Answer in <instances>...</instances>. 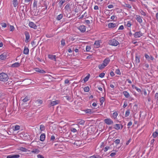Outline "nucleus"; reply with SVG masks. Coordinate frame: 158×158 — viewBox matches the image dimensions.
<instances>
[{"label": "nucleus", "instance_id": "obj_62", "mask_svg": "<svg viewBox=\"0 0 158 158\" xmlns=\"http://www.w3.org/2000/svg\"><path fill=\"white\" fill-rule=\"evenodd\" d=\"M115 154H116L114 152H112V153H111L110 155L111 156L113 157V156H114L115 155Z\"/></svg>", "mask_w": 158, "mask_h": 158}, {"label": "nucleus", "instance_id": "obj_21", "mask_svg": "<svg viewBox=\"0 0 158 158\" xmlns=\"http://www.w3.org/2000/svg\"><path fill=\"white\" fill-rule=\"evenodd\" d=\"M155 99L156 104L158 105V93H156L155 94Z\"/></svg>", "mask_w": 158, "mask_h": 158}, {"label": "nucleus", "instance_id": "obj_44", "mask_svg": "<svg viewBox=\"0 0 158 158\" xmlns=\"http://www.w3.org/2000/svg\"><path fill=\"white\" fill-rule=\"evenodd\" d=\"M118 114L117 112H114L113 114V116L114 118H115L117 116Z\"/></svg>", "mask_w": 158, "mask_h": 158}, {"label": "nucleus", "instance_id": "obj_10", "mask_svg": "<svg viewBox=\"0 0 158 158\" xmlns=\"http://www.w3.org/2000/svg\"><path fill=\"white\" fill-rule=\"evenodd\" d=\"M116 26V24L113 23H110L108 24L109 28H113Z\"/></svg>", "mask_w": 158, "mask_h": 158}, {"label": "nucleus", "instance_id": "obj_20", "mask_svg": "<svg viewBox=\"0 0 158 158\" xmlns=\"http://www.w3.org/2000/svg\"><path fill=\"white\" fill-rule=\"evenodd\" d=\"M123 93L126 98H128L130 96L129 93L127 91H123Z\"/></svg>", "mask_w": 158, "mask_h": 158}, {"label": "nucleus", "instance_id": "obj_22", "mask_svg": "<svg viewBox=\"0 0 158 158\" xmlns=\"http://www.w3.org/2000/svg\"><path fill=\"white\" fill-rule=\"evenodd\" d=\"M13 4L14 7H16L18 5L17 0H13Z\"/></svg>", "mask_w": 158, "mask_h": 158}, {"label": "nucleus", "instance_id": "obj_27", "mask_svg": "<svg viewBox=\"0 0 158 158\" xmlns=\"http://www.w3.org/2000/svg\"><path fill=\"white\" fill-rule=\"evenodd\" d=\"M63 17V15L62 14H60L59 15L56 17V19L58 20H60Z\"/></svg>", "mask_w": 158, "mask_h": 158}, {"label": "nucleus", "instance_id": "obj_16", "mask_svg": "<svg viewBox=\"0 0 158 158\" xmlns=\"http://www.w3.org/2000/svg\"><path fill=\"white\" fill-rule=\"evenodd\" d=\"M45 134L44 133L42 134L40 137V140L42 141H44L45 139Z\"/></svg>", "mask_w": 158, "mask_h": 158}, {"label": "nucleus", "instance_id": "obj_43", "mask_svg": "<svg viewBox=\"0 0 158 158\" xmlns=\"http://www.w3.org/2000/svg\"><path fill=\"white\" fill-rule=\"evenodd\" d=\"M86 113H92V111L90 109H87L85 110Z\"/></svg>", "mask_w": 158, "mask_h": 158}, {"label": "nucleus", "instance_id": "obj_11", "mask_svg": "<svg viewBox=\"0 0 158 158\" xmlns=\"http://www.w3.org/2000/svg\"><path fill=\"white\" fill-rule=\"evenodd\" d=\"M7 58V56L6 53H3L0 55V59L4 60Z\"/></svg>", "mask_w": 158, "mask_h": 158}, {"label": "nucleus", "instance_id": "obj_1", "mask_svg": "<svg viewBox=\"0 0 158 158\" xmlns=\"http://www.w3.org/2000/svg\"><path fill=\"white\" fill-rule=\"evenodd\" d=\"M9 77L6 73H0V81H6L8 80Z\"/></svg>", "mask_w": 158, "mask_h": 158}, {"label": "nucleus", "instance_id": "obj_29", "mask_svg": "<svg viewBox=\"0 0 158 158\" xmlns=\"http://www.w3.org/2000/svg\"><path fill=\"white\" fill-rule=\"evenodd\" d=\"M94 45L96 46L97 48H98L100 46L99 42V41H95L94 43Z\"/></svg>", "mask_w": 158, "mask_h": 158}, {"label": "nucleus", "instance_id": "obj_54", "mask_svg": "<svg viewBox=\"0 0 158 158\" xmlns=\"http://www.w3.org/2000/svg\"><path fill=\"white\" fill-rule=\"evenodd\" d=\"M135 89L138 92H140L141 91V90L140 89L138 88L137 87H135Z\"/></svg>", "mask_w": 158, "mask_h": 158}, {"label": "nucleus", "instance_id": "obj_14", "mask_svg": "<svg viewBox=\"0 0 158 158\" xmlns=\"http://www.w3.org/2000/svg\"><path fill=\"white\" fill-rule=\"evenodd\" d=\"M20 65V63L18 62H16L13 64L11 65V67L13 68L18 67H19Z\"/></svg>", "mask_w": 158, "mask_h": 158}, {"label": "nucleus", "instance_id": "obj_31", "mask_svg": "<svg viewBox=\"0 0 158 158\" xmlns=\"http://www.w3.org/2000/svg\"><path fill=\"white\" fill-rule=\"evenodd\" d=\"M89 158H102V157L98 155H94L90 156Z\"/></svg>", "mask_w": 158, "mask_h": 158}, {"label": "nucleus", "instance_id": "obj_50", "mask_svg": "<svg viewBox=\"0 0 158 158\" xmlns=\"http://www.w3.org/2000/svg\"><path fill=\"white\" fill-rule=\"evenodd\" d=\"M10 31H13L14 29V27L13 26L10 25Z\"/></svg>", "mask_w": 158, "mask_h": 158}, {"label": "nucleus", "instance_id": "obj_33", "mask_svg": "<svg viewBox=\"0 0 158 158\" xmlns=\"http://www.w3.org/2000/svg\"><path fill=\"white\" fill-rule=\"evenodd\" d=\"M20 150L22 152H26L27 149L23 147H21L20 148Z\"/></svg>", "mask_w": 158, "mask_h": 158}, {"label": "nucleus", "instance_id": "obj_49", "mask_svg": "<svg viewBox=\"0 0 158 158\" xmlns=\"http://www.w3.org/2000/svg\"><path fill=\"white\" fill-rule=\"evenodd\" d=\"M115 73L117 74L120 75L121 74L120 72V70L118 69H117L115 71Z\"/></svg>", "mask_w": 158, "mask_h": 158}, {"label": "nucleus", "instance_id": "obj_55", "mask_svg": "<svg viewBox=\"0 0 158 158\" xmlns=\"http://www.w3.org/2000/svg\"><path fill=\"white\" fill-rule=\"evenodd\" d=\"M46 36L47 38H51V37H52L53 36V35L51 34H47L46 35Z\"/></svg>", "mask_w": 158, "mask_h": 158}, {"label": "nucleus", "instance_id": "obj_38", "mask_svg": "<svg viewBox=\"0 0 158 158\" xmlns=\"http://www.w3.org/2000/svg\"><path fill=\"white\" fill-rule=\"evenodd\" d=\"M89 90V88L88 87H86L84 88V91L85 92H88Z\"/></svg>", "mask_w": 158, "mask_h": 158}, {"label": "nucleus", "instance_id": "obj_53", "mask_svg": "<svg viewBox=\"0 0 158 158\" xmlns=\"http://www.w3.org/2000/svg\"><path fill=\"white\" fill-rule=\"evenodd\" d=\"M140 13L142 15H143L144 16H145L146 15V13L143 11L142 10H141V11H140Z\"/></svg>", "mask_w": 158, "mask_h": 158}, {"label": "nucleus", "instance_id": "obj_25", "mask_svg": "<svg viewBox=\"0 0 158 158\" xmlns=\"http://www.w3.org/2000/svg\"><path fill=\"white\" fill-rule=\"evenodd\" d=\"M40 151L37 149H34L32 151V152L34 153L38 154L40 152Z\"/></svg>", "mask_w": 158, "mask_h": 158}, {"label": "nucleus", "instance_id": "obj_63", "mask_svg": "<svg viewBox=\"0 0 158 158\" xmlns=\"http://www.w3.org/2000/svg\"><path fill=\"white\" fill-rule=\"evenodd\" d=\"M114 7L112 5H110L108 6V7L110 9L113 8Z\"/></svg>", "mask_w": 158, "mask_h": 158}, {"label": "nucleus", "instance_id": "obj_42", "mask_svg": "<svg viewBox=\"0 0 158 158\" xmlns=\"http://www.w3.org/2000/svg\"><path fill=\"white\" fill-rule=\"evenodd\" d=\"M71 131L73 132H75L77 131V130L75 128L73 127L71 128Z\"/></svg>", "mask_w": 158, "mask_h": 158}, {"label": "nucleus", "instance_id": "obj_36", "mask_svg": "<svg viewBox=\"0 0 158 158\" xmlns=\"http://www.w3.org/2000/svg\"><path fill=\"white\" fill-rule=\"evenodd\" d=\"M130 110H128L125 113V117H127L130 114Z\"/></svg>", "mask_w": 158, "mask_h": 158}, {"label": "nucleus", "instance_id": "obj_17", "mask_svg": "<svg viewBox=\"0 0 158 158\" xmlns=\"http://www.w3.org/2000/svg\"><path fill=\"white\" fill-rule=\"evenodd\" d=\"M114 128L116 130H119L120 128V125L118 124H116L114 125Z\"/></svg>", "mask_w": 158, "mask_h": 158}, {"label": "nucleus", "instance_id": "obj_7", "mask_svg": "<svg viewBox=\"0 0 158 158\" xmlns=\"http://www.w3.org/2000/svg\"><path fill=\"white\" fill-rule=\"evenodd\" d=\"M29 26L31 28L34 29H36L37 26L33 22H30L29 24Z\"/></svg>", "mask_w": 158, "mask_h": 158}, {"label": "nucleus", "instance_id": "obj_24", "mask_svg": "<svg viewBox=\"0 0 158 158\" xmlns=\"http://www.w3.org/2000/svg\"><path fill=\"white\" fill-rule=\"evenodd\" d=\"M40 130L41 131H44L45 129V126L41 124L40 125Z\"/></svg>", "mask_w": 158, "mask_h": 158}, {"label": "nucleus", "instance_id": "obj_9", "mask_svg": "<svg viewBox=\"0 0 158 158\" xmlns=\"http://www.w3.org/2000/svg\"><path fill=\"white\" fill-rule=\"evenodd\" d=\"M78 29L82 32H84L85 31V27L84 25L80 26Z\"/></svg>", "mask_w": 158, "mask_h": 158}, {"label": "nucleus", "instance_id": "obj_6", "mask_svg": "<svg viewBox=\"0 0 158 158\" xmlns=\"http://www.w3.org/2000/svg\"><path fill=\"white\" fill-rule=\"evenodd\" d=\"M25 34L26 36V40L25 41L26 43H27L29 41L28 40L30 39L29 34L28 32L26 31L25 32Z\"/></svg>", "mask_w": 158, "mask_h": 158}, {"label": "nucleus", "instance_id": "obj_45", "mask_svg": "<svg viewBox=\"0 0 158 158\" xmlns=\"http://www.w3.org/2000/svg\"><path fill=\"white\" fill-rule=\"evenodd\" d=\"M66 10H68L70 8V5L69 4H67L65 7Z\"/></svg>", "mask_w": 158, "mask_h": 158}, {"label": "nucleus", "instance_id": "obj_12", "mask_svg": "<svg viewBox=\"0 0 158 158\" xmlns=\"http://www.w3.org/2000/svg\"><path fill=\"white\" fill-rule=\"evenodd\" d=\"M48 57L52 60H53L55 61H56V56L55 55H48Z\"/></svg>", "mask_w": 158, "mask_h": 158}, {"label": "nucleus", "instance_id": "obj_52", "mask_svg": "<svg viewBox=\"0 0 158 158\" xmlns=\"http://www.w3.org/2000/svg\"><path fill=\"white\" fill-rule=\"evenodd\" d=\"M1 26L2 27H6V24L4 23H3L1 24Z\"/></svg>", "mask_w": 158, "mask_h": 158}, {"label": "nucleus", "instance_id": "obj_40", "mask_svg": "<svg viewBox=\"0 0 158 158\" xmlns=\"http://www.w3.org/2000/svg\"><path fill=\"white\" fill-rule=\"evenodd\" d=\"M105 100V98L103 97H102L100 98V101L101 104H102Z\"/></svg>", "mask_w": 158, "mask_h": 158}, {"label": "nucleus", "instance_id": "obj_18", "mask_svg": "<svg viewBox=\"0 0 158 158\" xmlns=\"http://www.w3.org/2000/svg\"><path fill=\"white\" fill-rule=\"evenodd\" d=\"M29 50L27 48L25 47L23 50V53L25 54H28L29 53Z\"/></svg>", "mask_w": 158, "mask_h": 158}, {"label": "nucleus", "instance_id": "obj_13", "mask_svg": "<svg viewBox=\"0 0 158 158\" xmlns=\"http://www.w3.org/2000/svg\"><path fill=\"white\" fill-rule=\"evenodd\" d=\"M140 56L136 55L135 57V63L138 64L140 62Z\"/></svg>", "mask_w": 158, "mask_h": 158}, {"label": "nucleus", "instance_id": "obj_4", "mask_svg": "<svg viewBox=\"0 0 158 158\" xmlns=\"http://www.w3.org/2000/svg\"><path fill=\"white\" fill-rule=\"evenodd\" d=\"M73 144L75 147H79L81 144V141L80 140H76Z\"/></svg>", "mask_w": 158, "mask_h": 158}, {"label": "nucleus", "instance_id": "obj_58", "mask_svg": "<svg viewBox=\"0 0 158 158\" xmlns=\"http://www.w3.org/2000/svg\"><path fill=\"white\" fill-rule=\"evenodd\" d=\"M124 29V27L123 25H121L119 27L118 30H122Z\"/></svg>", "mask_w": 158, "mask_h": 158}, {"label": "nucleus", "instance_id": "obj_41", "mask_svg": "<svg viewBox=\"0 0 158 158\" xmlns=\"http://www.w3.org/2000/svg\"><path fill=\"white\" fill-rule=\"evenodd\" d=\"M20 127L18 125H16L15 127V131H17L20 129Z\"/></svg>", "mask_w": 158, "mask_h": 158}, {"label": "nucleus", "instance_id": "obj_2", "mask_svg": "<svg viewBox=\"0 0 158 158\" xmlns=\"http://www.w3.org/2000/svg\"><path fill=\"white\" fill-rule=\"evenodd\" d=\"M108 43L110 45L114 46H116L119 44V43L118 41L114 39L110 40Z\"/></svg>", "mask_w": 158, "mask_h": 158}, {"label": "nucleus", "instance_id": "obj_39", "mask_svg": "<svg viewBox=\"0 0 158 158\" xmlns=\"http://www.w3.org/2000/svg\"><path fill=\"white\" fill-rule=\"evenodd\" d=\"M61 45L62 46H64L65 44V40L64 39H62L61 41Z\"/></svg>", "mask_w": 158, "mask_h": 158}, {"label": "nucleus", "instance_id": "obj_23", "mask_svg": "<svg viewBox=\"0 0 158 158\" xmlns=\"http://www.w3.org/2000/svg\"><path fill=\"white\" fill-rule=\"evenodd\" d=\"M58 101H52L51 102V106H54L56 104H58Z\"/></svg>", "mask_w": 158, "mask_h": 158}, {"label": "nucleus", "instance_id": "obj_37", "mask_svg": "<svg viewBox=\"0 0 158 158\" xmlns=\"http://www.w3.org/2000/svg\"><path fill=\"white\" fill-rule=\"evenodd\" d=\"M28 97L26 96L24 99H23V101L24 102H25L28 101L29 99Z\"/></svg>", "mask_w": 158, "mask_h": 158}, {"label": "nucleus", "instance_id": "obj_15", "mask_svg": "<svg viewBox=\"0 0 158 158\" xmlns=\"http://www.w3.org/2000/svg\"><path fill=\"white\" fill-rule=\"evenodd\" d=\"M110 61V59L109 58H107L104 60L103 61V63L106 65V66L109 63Z\"/></svg>", "mask_w": 158, "mask_h": 158}, {"label": "nucleus", "instance_id": "obj_59", "mask_svg": "<svg viewBox=\"0 0 158 158\" xmlns=\"http://www.w3.org/2000/svg\"><path fill=\"white\" fill-rule=\"evenodd\" d=\"M146 58L147 59H149L150 58L149 56L147 54H145V55Z\"/></svg>", "mask_w": 158, "mask_h": 158}, {"label": "nucleus", "instance_id": "obj_61", "mask_svg": "<svg viewBox=\"0 0 158 158\" xmlns=\"http://www.w3.org/2000/svg\"><path fill=\"white\" fill-rule=\"evenodd\" d=\"M55 139V137L54 135H52L51 138V140L53 141Z\"/></svg>", "mask_w": 158, "mask_h": 158}, {"label": "nucleus", "instance_id": "obj_47", "mask_svg": "<svg viewBox=\"0 0 158 158\" xmlns=\"http://www.w3.org/2000/svg\"><path fill=\"white\" fill-rule=\"evenodd\" d=\"M91 49V48L89 46H87L86 48V51H89Z\"/></svg>", "mask_w": 158, "mask_h": 158}, {"label": "nucleus", "instance_id": "obj_56", "mask_svg": "<svg viewBox=\"0 0 158 158\" xmlns=\"http://www.w3.org/2000/svg\"><path fill=\"white\" fill-rule=\"evenodd\" d=\"M120 142V140L119 139H117L114 141V143L116 144H118Z\"/></svg>", "mask_w": 158, "mask_h": 158}, {"label": "nucleus", "instance_id": "obj_35", "mask_svg": "<svg viewBox=\"0 0 158 158\" xmlns=\"http://www.w3.org/2000/svg\"><path fill=\"white\" fill-rule=\"evenodd\" d=\"M89 77V74L88 75L86 76L84 79L85 82L88 81Z\"/></svg>", "mask_w": 158, "mask_h": 158}, {"label": "nucleus", "instance_id": "obj_32", "mask_svg": "<svg viewBox=\"0 0 158 158\" xmlns=\"http://www.w3.org/2000/svg\"><path fill=\"white\" fill-rule=\"evenodd\" d=\"M158 133L157 131H155L152 134V136L154 138L158 136Z\"/></svg>", "mask_w": 158, "mask_h": 158}, {"label": "nucleus", "instance_id": "obj_57", "mask_svg": "<svg viewBox=\"0 0 158 158\" xmlns=\"http://www.w3.org/2000/svg\"><path fill=\"white\" fill-rule=\"evenodd\" d=\"M37 157L38 158H44V157L42 155L40 154L38 155Z\"/></svg>", "mask_w": 158, "mask_h": 158}, {"label": "nucleus", "instance_id": "obj_28", "mask_svg": "<svg viewBox=\"0 0 158 158\" xmlns=\"http://www.w3.org/2000/svg\"><path fill=\"white\" fill-rule=\"evenodd\" d=\"M136 20L138 22L140 23H142V20L140 16H138L136 18Z\"/></svg>", "mask_w": 158, "mask_h": 158}, {"label": "nucleus", "instance_id": "obj_46", "mask_svg": "<svg viewBox=\"0 0 158 158\" xmlns=\"http://www.w3.org/2000/svg\"><path fill=\"white\" fill-rule=\"evenodd\" d=\"M36 102H37L39 104H41L43 102V101L41 100H37L36 101Z\"/></svg>", "mask_w": 158, "mask_h": 158}, {"label": "nucleus", "instance_id": "obj_3", "mask_svg": "<svg viewBox=\"0 0 158 158\" xmlns=\"http://www.w3.org/2000/svg\"><path fill=\"white\" fill-rule=\"evenodd\" d=\"M104 122L107 125H110L113 124L112 120L110 118H106L104 120Z\"/></svg>", "mask_w": 158, "mask_h": 158}, {"label": "nucleus", "instance_id": "obj_8", "mask_svg": "<svg viewBox=\"0 0 158 158\" xmlns=\"http://www.w3.org/2000/svg\"><path fill=\"white\" fill-rule=\"evenodd\" d=\"M20 156L19 155H10L8 156L6 158H18Z\"/></svg>", "mask_w": 158, "mask_h": 158}, {"label": "nucleus", "instance_id": "obj_19", "mask_svg": "<svg viewBox=\"0 0 158 158\" xmlns=\"http://www.w3.org/2000/svg\"><path fill=\"white\" fill-rule=\"evenodd\" d=\"M35 71L36 72L41 73H45V72L44 70H41L40 69L37 68L35 69Z\"/></svg>", "mask_w": 158, "mask_h": 158}, {"label": "nucleus", "instance_id": "obj_5", "mask_svg": "<svg viewBox=\"0 0 158 158\" xmlns=\"http://www.w3.org/2000/svg\"><path fill=\"white\" fill-rule=\"evenodd\" d=\"M143 34L140 31L136 32L134 34V37L135 38H139L142 36Z\"/></svg>", "mask_w": 158, "mask_h": 158}, {"label": "nucleus", "instance_id": "obj_30", "mask_svg": "<svg viewBox=\"0 0 158 158\" xmlns=\"http://www.w3.org/2000/svg\"><path fill=\"white\" fill-rule=\"evenodd\" d=\"M65 2V0H61V1H60L59 3V4L60 6V7H61L62 6L63 3H64Z\"/></svg>", "mask_w": 158, "mask_h": 158}, {"label": "nucleus", "instance_id": "obj_48", "mask_svg": "<svg viewBox=\"0 0 158 158\" xmlns=\"http://www.w3.org/2000/svg\"><path fill=\"white\" fill-rule=\"evenodd\" d=\"M104 75L105 73H102L100 74L99 77H100L102 78L104 77Z\"/></svg>", "mask_w": 158, "mask_h": 158}, {"label": "nucleus", "instance_id": "obj_34", "mask_svg": "<svg viewBox=\"0 0 158 158\" xmlns=\"http://www.w3.org/2000/svg\"><path fill=\"white\" fill-rule=\"evenodd\" d=\"M124 7L129 8H131V5L129 4H126L125 3L124 5Z\"/></svg>", "mask_w": 158, "mask_h": 158}, {"label": "nucleus", "instance_id": "obj_60", "mask_svg": "<svg viewBox=\"0 0 158 158\" xmlns=\"http://www.w3.org/2000/svg\"><path fill=\"white\" fill-rule=\"evenodd\" d=\"M109 148H110V147L108 146H106V147H105L104 148V149H105L104 151L106 152L108 150V149Z\"/></svg>", "mask_w": 158, "mask_h": 158}, {"label": "nucleus", "instance_id": "obj_64", "mask_svg": "<svg viewBox=\"0 0 158 158\" xmlns=\"http://www.w3.org/2000/svg\"><path fill=\"white\" fill-rule=\"evenodd\" d=\"M69 81L68 79H66L64 81V83L65 84H68L69 83Z\"/></svg>", "mask_w": 158, "mask_h": 158}, {"label": "nucleus", "instance_id": "obj_51", "mask_svg": "<svg viewBox=\"0 0 158 158\" xmlns=\"http://www.w3.org/2000/svg\"><path fill=\"white\" fill-rule=\"evenodd\" d=\"M37 2L35 0L34 1V3H33V6L34 7H37Z\"/></svg>", "mask_w": 158, "mask_h": 158}, {"label": "nucleus", "instance_id": "obj_26", "mask_svg": "<svg viewBox=\"0 0 158 158\" xmlns=\"http://www.w3.org/2000/svg\"><path fill=\"white\" fill-rule=\"evenodd\" d=\"M106 66V65H105L103 63L102 64H99L98 65V68L99 69H102L104 68Z\"/></svg>", "mask_w": 158, "mask_h": 158}]
</instances>
